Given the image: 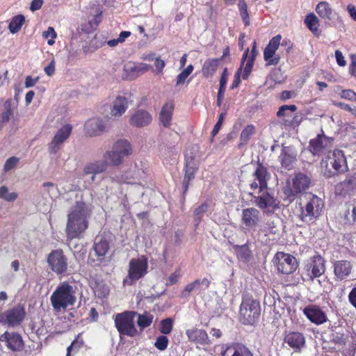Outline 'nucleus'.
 <instances>
[{
    "instance_id": "680f3d73",
    "label": "nucleus",
    "mask_w": 356,
    "mask_h": 356,
    "mask_svg": "<svg viewBox=\"0 0 356 356\" xmlns=\"http://www.w3.org/2000/svg\"><path fill=\"white\" fill-rule=\"evenodd\" d=\"M348 340V336L343 333L337 332L333 335L332 341L335 344L340 346H344L346 344Z\"/></svg>"
},
{
    "instance_id": "338daca9",
    "label": "nucleus",
    "mask_w": 356,
    "mask_h": 356,
    "mask_svg": "<svg viewBox=\"0 0 356 356\" xmlns=\"http://www.w3.org/2000/svg\"><path fill=\"white\" fill-rule=\"evenodd\" d=\"M223 120H224V113H221L218 117V122L214 125L213 130L211 131V134L213 136H215L219 132V131L221 128Z\"/></svg>"
},
{
    "instance_id": "3c124183",
    "label": "nucleus",
    "mask_w": 356,
    "mask_h": 356,
    "mask_svg": "<svg viewBox=\"0 0 356 356\" xmlns=\"http://www.w3.org/2000/svg\"><path fill=\"white\" fill-rule=\"evenodd\" d=\"M194 67L190 64L182 72H181L177 76L176 86L184 83L187 77L192 73Z\"/></svg>"
},
{
    "instance_id": "473e14b6",
    "label": "nucleus",
    "mask_w": 356,
    "mask_h": 356,
    "mask_svg": "<svg viewBox=\"0 0 356 356\" xmlns=\"http://www.w3.org/2000/svg\"><path fill=\"white\" fill-rule=\"evenodd\" d=\"M108 167V163L104 161H96L86 165L83 169V172L86 175H96L104 172Z\"/></svg>"
},
{
    "instance_id": "39448f33",
    "label": "nucleus",
    "mask_w": 356,
    "mask_h": 356,
    "mask_svg": "<svg viewBox=\"0 0 356 356\" xmlns=\"http://www.w3.org/2000/svg\"><path fill=\"white\" fill-rule=\"evenodd\" d=\"M138 312L136 311L126 310L113 316L115 327L120 337L122 336L135 337L139 334L135 325V318Z\"/></svg>"
},
{
    "instance_id": "423d86ee",
    "label": "nucleus",
    "mask_w": 356,
    "mask_h": 356,
    "mask_svg": "<svg viewBox=\"0 0 356 356\" xmlns=\"http://www.w3.org/2000/svg\"><path fill=\"white\" fill-rule=\"evenodd\" d=\"M148 273L147 258L143 255L138 258H133L129 261L127 277L123 280L124 284L132 285L144 277Z\"/></svg>"
},
{
    "instance_id": "f704fd0d",
    "label": "nucleus",
    "mask_w": 356,
    "mask_h": 356,
    "mask_svg": "<svg viewBox=\"0 0 356 356\" xmlns=\"http://www.w3.org/2000/svg\"><path fill=\"white\" fill-rule=\"evenodd\" d=\"M95 295L99 298H105L109 293V287L102 281L95 280L90 285Z\"/></svg>"
},
{
    "instance_id": "f257e3e1",
    "label": "nucleus",
    "mask_w": 356,
    "mask_h": 356,
    "mask_svg": "<svg viewBox=\"0 0 356 356\" xmlns=\"http://www.w3.org/2000/svg\"><path fill=\"white\" fill-rule=\"evenodd\" d=\"M90 211L83 201H76L67 215V222L65 227L67 239L72 241L74 238L83 237L88 227V218Z\"/></svg>"
},
{
    "instance_id": "864d4df0",
    "label": "nucleus",
    "mask_w": 356,
    "mask_h": 356,
    "mask_svg": "<svg viewBox=\"0 0 356 356\" xmlns=\"http://www.w3.org/2000/svg\"><path fill=\"white\" fill-rule=\"evenodd\" d=\"M297 106L294 104L291 105H282L281 106L277 113L276 115L277 118H284L288 116L287 111H289L291 112H295L297 110Z\"/></svg>"
},
{
    "instance_id": "4468645a",
    "label": "nucleus",
    "mask_w": 356,
    "mask_h": 356,
    "mask_svg": "<svg viewBox=\"0 0 356 356\" xmlns=\"http://www.w3.org/2000/svg\"><path fill=\"white\" fill-rule=\"evenodd\" d=\"M281 35H277L271 38L264 50V59L266 61V66L277 65L280 60V56L276 54L278 49Z\"/></svg>"
},
{
    "instance_id": "a211bd4d",
    "label": "nucleus",
    "mask_w": 356,
    "mask_h": 356,
    "mask_svg": "<svg viewBox=\"0 0 356 356\" xmlns=\"http://www.w3.org/2000/svg\"><path fill=\"white\" fill-rule=\"evenodd\" d=\"M0 341L6 343V347L13 351H21L24 347L22 336L15 332L6 331L0 336Z\"/></svg>"
},
{
    "instance_id": "0eeeda50",
    "label": "nucleus",
    "mask_w": 356,
    "mask_h": 356,
    "mask_svg": "<svg viewBox=\"0 0 356 356\" xmlns=\"http://www.w3.org/2000/svg\"><path fill=\"white\" fill-rule=\"evenodd\" d=\"M132 148L127 140H119L113 146V149L106 151L104 154V159L108 165L118 166L120 165L124 156L130 155Z\"/></svg>"
},
{
    "instance_id": "c756f323",
    "label": "nucleus",
    "mask_w": 356,
    "mask_h": 356,
    "mask_svg": "<svg viewBox=\"0 0 356 356\" xmlns=\"http://www.w3.org/2000/svg\"><path fill=\"white\" fill-rule=\"evenodd\" d=\"M221 60L222 58L207 59L204 62L202 67V76L206 79L212 77L215 74L219 65H220Z\"/></svg>"
},
{
    "instance_id": "f03ea898",
    "label": "nucleus",
    "mask_w": 356,
    "mask_h": 356,
    "mask_svg": "<svg viewBox=\"0 0 356 356\" xmlns=\"http://www.w3.org/2000/svg\"><path fill=\"white\" fill-rule=\"evenodd\" d=\"M324 207L323 200L316 195L305 196V200L298 204V218L303 223L310 225L314 224Z\"/></svg>"
},
{
    "instance_id": "c9c22d12",
    "label": "nucleus",
    "mask_w": 356,
    "mask_h": 356,
    "mask_svg": "<svg viewBox=\"0 0 356 356\" xmlns=\"http://www.w3.org/2000/svg\"><path fill=\"white\" fill-rule=\"evenodd\" d=\"M93 249L98 260L102 261L110 249L109 243L106 238H102L98 242L95 243Z\"/></svg>"
},
{
    "instance_id": "79ce46f5",
    "label": "nucleus",
    "mask_w": 356,
    "mask_h": 356,
    "mask_svg": "<svg viewBox=\"0 0 356 356\" xmlns=\"http://www.w3.org/2000/svg\"><path fill=\"white\" fill-rule=\"evenodd\" d=\"M24 23L25 17L24 15H15L11 19L8 24V30L11 33L15 34L21 30Z\"/></svg>"
},
{
    "instance_id": "20e7f679",
    "label": "nucleus",
    "mask_w": 356,
    "mask_h": 356,
    "mask_svg": "<svg viewBox=\"0 0 356 356\" xmlns=\"http://www.w3.org/2000/svg\"><path fill=\"white\" fill-rule=\"evenodd\" d=\"M260 315L259 301L252 297H243L239 307V321L245 325H254L259 321Z\"/></svg>"
},
{
    "instance_id": "49530a36",
    "label": "nucleus",
    "mask_w": 356,
    "mask_h": 356,
    "mask_svg": "<svg viewBox=\"0 0 356 356\" xmlns=\"http://www.w3.org/2000/svg\"><path fill=\"white\" fill-rule=\"evenodd\" d=\"M255 133V127L253 124H248L241 131L240 135L239 147L248 144L252 136Z\"/></svg>"
},
{
    "instance_id": "e433bc0d",
    "label": "nucleus",
    "mask_w": 356,
    "mask_h": 356,
    "mask_svg": "<svg viewBox=\"0 0 356 356\" xmlns=\"http://www.w3.org/2000/svg\"><path fill=\"white\" fill-rule=\"evenodd\" d=\"M227 350L232 353L231 356H253L251 350L242 343H234Z\"/></svg>"
},
{
    "instance_id": "052dcab7",
    "label": "nucleus",
    "mask_w": 356,
    "mask_h": 356,
    "mask_svg": "<svg viewBox=\"0 0 356 356\" xmlns=\"http://www.w3.org/2000/svg\"><path fill=\"white\" fill-rule=\"evenodd\" d=\"M254 61L252 58H247L244 63L245 67L242 73V78L245 80L248 79L253 68Z\"/></svg>"
},
{
    "instance_id": "5fc2aeb1",
    "label": "nucleus",
    "mask_w": 356,
    "mask_h": 356,
    "mask_svg": "<svg viewBox=\"0 0 356 356\" xmlns=\"http://www.w3.org/2000/svg\"><path fill=\"white\" fill-rule=\"evenodd\" d=\"M169 343V340L165 334L158 337L154 342V346L159 350H165Z\"/></svg>"
},
{
    "instance_id": "774afa93",
    "label": "nucleus",
    "mask_w": 356,
    "mask_h": 356,
    "mask_svg": "<svg viewBox=\"0 0 356 356\" xmlns=\"http://www.w3.org/2000/svg\"><path fill=\"white\" fill-rule=\"evenodd\" d=\"M228 79V72L227 68L225 67L223 70V72L221 74L220 79V86L219 88H225L226 89V85Z\"/></svg>"
},
{
    "instance_id": "09e8293b",
    "label": "nucleus",
    "mask_w": 356,
    "mask_h": 356,
    "mask_svg": "<svg viewBox=\"0 0 356 356\" xmlns=\"http://www.w3.org/2000/svg\"><path fill=\"white\" fill-rule=\"evenodd\" d=\"M174 321L171 318L163 319L160 323L159 331L163 334H169L173 328Z\"/></svg>"
},
{
    "instance_id": "bb28decb",
    "label": "nucleus",
    "mask_w": 356,
    "mask_h": 356,
    "mask_svg": "<svg viewBox=\"0 0 356 356\" xmlns=\"http://www.w3.org/2000/svg\"><path fill=\"white\" fill-rule=\"evenodd\" d=\"M175 104L170 101L166 102L162 106L159 113V122L164 127H170L172 122Z\"/></svg>"
},
{
    "instance_id": "ddd939ff",
    "label": "nucleus",
    "mask_w": 356,
    "mask_h": 356,
    "mask_svg": "<svg viewBox=\"0 0 356 356\" xmlns=\"http://www.w3.org/2000/svg\"><path fill=\"white\" fill-rule=\"evenodd\" d=\"M277 261V270L279 273L285 275L293 273L298 267L295 257L284 252H277L275 257Z\"/></svg>"
},
{
    "instance_id": "ea45409f",
    "label": "nucleus",
    "mask_w": 356,
    "mask_h": 356,
    "mask_svg": "<svg viewBox=\"0 0 356 356\" xmlns=\"http://www.w3.org/2000/svg\"><path fill=\"white\" fill-rule=\"evenodd\" d=\"M316 12L323 19H331L332 9L327 1L319 2L316 7Z\"/></svg>"
},
{
    "instance_id": "a878e982",
    "label": "nucleus",
    "mask_w": 356,
    "mask_h": 356,
    "mask_svg": "<svg viewBox=\"0 0 356 356\" xmlns=\"http://www.w3.org/2000/svg\"><path fill=\"white\" fill-rule=\"evenodd\" d=\"M84 127L86 135L91 137L98 136L105 130L103 120L98 118H94L88 120Z\"/></svg>"
},
{
    "instance_id": "6ab92c4d",
    "label": "nucleus",
    "mask_w": 356,
    "mask_h": 356,
    "mask_svg": "<svg viewBox=\"0 0 356 356\" xmlns=\"http://www.w3.org/2000/svg\"><path fill=\"white\" fill-rule=\"evenodd\" d=\"M186 335L190 342L195 343L197 348L205 347L211 344V341L207 332L204 329L193 327L186 330Z\"/></svg>"
},
{
    "instance_id": "e2e57ef3",
    "label": "nucleus",
    "mask_w": 356,
    "mask_h": 356,
    "mask_svg": "<svg viewBox=\"0 0 356 356\" xmlns=\"http://www.w3.org/2000/svg\"><path fill=\"white\" fill-rule=\"evenodd\" d=\"M19 159L15 156H12L8 159L4 164L3 170L5 172H8L13 169L18 163Z\"/></svg>"
},
{
    "instance_id": "de8ad7c7",
    "label": "nucleus",
    "mask_w": 356,
    "mask_h": 356,
    "mask_svg": "<svg viewBox=\"0 0 356 356\" xmlns=\"http://www.w3.org/2000/svg\"><path fill=\"white\" fill-rule=\"evenodd\" d=\"M209 204L207 202H203L199 207H197L193 212L194 220L199 224L202 220L204 215L207 211Z\"/></svg>"
},
{
    "instance_id": "412c9836",
    "label": "nucleus",
    "mask_w": 356,
    "mask_h": 356,
    "mask_svg": "<svg viewBox=\"0 0 356 356\" xmlns=\"http://www.w3.org/2000/svg\"><path fill=\"white\" fill-rule=\"evenodd\" d=\"M261 195L254 196L255 205L261 210L266 209H276L279 208V201L267 191H263Z\"/></svg>"
},
{
    "instance_id": "9d476101",
    "label": "nucleus",
    "mask_w": 356,
    "mask_h": 356,
    "mask_svg": "<svg viewBox=\"0 0 356 356\" xmlns=\"http://www.w3.org/2000/svg\"><path fill=\"white\" fill-rule=\"evenodd\" d=\"M328 160L334 171L326 170L325 175L327 177H332L334 175L344 173L348 170L346 158L343 151L334 149L331 155L328 156Z\"/></svg>"
},
{
    "instance_id": "7ed1b4c3",
    "label": "nucleus",
    "mask_w": 356,
    "mask_h": 356,
    "mask_svg": "<svg viewBox=\"0 0 356 356\" xmlns=\"http://www.w3.org/2000/svg\"><path fill=\"white\" fill-rule=\"evenodd\" d=\"M76 300V292L72 285L65 281L60 282L50 297L51 304L54 311L65 310L73 306Z\"/></svg>"
},
{
    "instance_id": "f3484780",
    "label": "nucleus",
    "mask_w": 356,
    "mask_h": 356,
    "mask_svg": "<svg viewBox=\"0 0 356 356\" xmlns=\"http://www.w3.org/2000/svg\"><path fill=\"white\" fill-rule=\"evenodd\" d=\"M333 138L327 137L323 134H318L316 138L309 140V151L313 155H320L324 150L332 145Z\"/></svg>"
},
{
    "instance_id": "f8f14e48",
    "label": "nucleus",
    "mask_w": 356,
    "mask_h": 356,
    "mask_svg": "<svg viewBox=\"0 0 356 356\" xmlns=\"http://www.w3.org/2000/svg\"><path fill=\"white\" fill-rule=\"evenodd\" d=\"M253 181L250 184L253 191L259 189V192L266 191L268 188V181L270 178V174L266 167L262 163H258L254 172L252 174Z\"/></svg>"
},
{
    "instance_id": "37998d69",
    "label": "nucleus",
    "mask_w": 356,
    "mask_h": 356,
    "mask_svg": "<svg viewBox=\"0 0 356 356\" xmlns=\"http://www.w3.org/2000/svg\"><path fill=\"white\" fill-rule=\"evenodd\" d=\"M233 248L236 251L238 259L247 261L252 256L251 251L247 244L242 245H234Z\"/></svg>"
},
{
    "instance_id": "9b49d317",
    "label": "nucleus",
    "mask_w": 356,
    "mask_h": 356,
    "mask_svg": "<svg viewBox=\"0 0 356 356\" xmlns=\"http://www.w3.org/2000/svg\"><path fill=\"white\" fill-rule=\"evenodd\" d=\"M47 261L50 269L57 275H63L67 270V258L62 249L52 250L48 254Z\"/></svg>"
},
{
    "instance_id": "8fccbe9b",
    "label": "nucleus",
    "mask_w": 356,
    "mask_h": 356,
    "mask_svg": "<svg viewBox=\"0 0 356 356\" xmlns=\"http://www.w3.org/2000/svg\"><path fill=\"white\" fill-rule=\"evenodd\" d=\"M18 197L17 193H9L8 188L6 186H2L0 188V198L7 202H13Z\"/></svg>"
},
{
    "instance_id": "c03bdc74",
    "label": "nucleus",
    "mask_w": 356,
    "mask_h": 356,
    "mask_svg": "<svg viewBox=\"0 0 356 356\" xmlns=\"http://www.w3.org/2000/svg\"><path fill=\"white\" fill-rule=\"evenodd\" d=\"M200 163L193 156H185L184 172L196 174L199 169Z\"/></svg>"
},
{
    "instance_id": "5701e85b",
    "label": "nucleus",
    "mask_w": 356,
    "mask_h": 356,
    "mask_svg": "<svg viewBox=\"0 0 356 356\" xmlns=\"http://www.w3.org/2000/svg\"><path fill=\"white\" fill-rule=\"evenodd\" d=\"M260 220V212L254 207L247 208L242 211L241 221L246 228L255 227Z\"/></svg>"
},
{
    "instance_id": "2eb2a0df",
    "label": "nucleus",
    "mask_w": 356,
    "mask_h": 356,
    "mask_svg": "<svg viewBox=\"0 0 356 356\" xmlns=\"http://www.w3.org/2000/svg\"><path fill=\"white\" fill-rule=\"evenodd\" d=\"M72 131V127L67 124L56 131L52 140L48 144L50 154H55L60 149L63 144L71 135Z\"/></svg>"
},
{
    "instance_id": "4be33fe9",
    "label": "nucleus",
    "mask_w": 356,
    "mask_h": 356,
    "mask_svg": "<svg viewBox=\"0 0 356 356\" xmlns=\"http://www.w3.org/2000/svg\"><path fill=\"white\" fill-rule=\"evenodd\" d=\"M296 157V152L291 147L284 146L281 149L279 161L282 168L286 170H291L293 168V165L297 160Z\"/></svg>"
},
{
    "instance_id": "4c0bfd02",
    "label": "nucleus",
    "mask_w": 356,
    "mask_h": 356,
    "mask_svg": "<svg viewBox=\"0 0 356 356\" xmlns=\"http://www.w3.org/2000/svg\"><path fill=\"white\" fill-rule=\"evenodd\" d=\"M136 317L137 325L140 331H143L145 328L149 327L154 319V316L147 312H145L143 314L138 313Z\"/></svg>"
},
{
    "instance_id": "4d7b16f0",
    "label": "nucleus",
    "mask_w": 356,
    "mask_h": 356,
    "mask_svg": "<svg viewBox=\"0 0 356 356\" xmlns=\"http://www.w3.org/2000/svg\"><path fill=\"white\" fill-rule=\"evenodd\" d=\"M302 120V118L296 113L291 120L283 119L282 124L285 127H298L300 125Z\"/></svg>"
},
{
    "instance_id": "c85d7f7f",
    "label": "nucleus",
    "mask_w": 356,
    "mask_h": 356,
    "mask_svg": "<svg viewBox=\"0 0 356 356\" xmlns=\"http://www.w3.org/2000/svg\"><path fill=\"white\" fill-rule=\"evenodd\" d=\"M284 342L295 350H300L305 344L303 334L298 332H291L284 337Z\"/></svg>"
},
{
    "instance_id": "dca6fc26",
    "label": "nucleus",
    "mask_w": 356,
    "mask_h": 356,
    "mask_svg": "<svg viewBox=\"0 0 356 356\" xmlns=\"http://www.w3.org/2000/svg\"><path fill=\"white\" fill-rule=\"evenodd\" d=\"M151 68L152 66L146 63H136L129 61L124 65L122 77L124 80L131 81L149 71Z\"/></svg>"
},
{
    "instance_id": "a19ab883",
    "label": "nucleus",
    "mask_w": 356,
    "mask_h": 356,
    "mask_svg": "<svg viewBox=\"0 0 356 356\" xmlns=\"http://www.w3.org/2000/svg\"><path fill=\"white\" fill-rule=\"evenodd\" d=\"M305 24L307 27L316 35L318 36L320 31L318 30L319 20L314 13L308 14L305 19Z\"/></svg>"
},
{
    "instance_id": "aec40b11",
    "label": "nucleus",
    "mask_w": 356,
    "mask_h": 356,
    "mask_svg": "<svg viewBox=\"0 0 356 356\" xmlns=\"http://www.w3.org/2000/svg\"><path fill=\"white\" fill-rule=\"evenodd\" d=\"M306 317L313 323L321 325L327 321L325 313L316 305H309L302 311Z\"/></svg>"
},
{
    "instance_id": "69168bd1",
    "label": "nucleus",
    "mask_w": 356,
    "mask_h": 356,
    "mask_svg": "<svg viewBox=\"0 0 356 356\" xmlns=\"http://www.w3.org/2000/svg\"><path fill=\"white\" fill-rule=\"evenodd\" d=\"M242 65L240 66L237 72L234 74V80L230 86V89L234 90L237 88L241 83V74L242 71Z\"/></svg>"
},
{
    "instance_id": "6e6d98bb",
    "label": "nucleus",
    "mask_w": 356,
    "mask_h": 356,
    "mask_svg": "<svg viewBox=\"0 0 356 356\" xmlns=\"http://www.w3.org/2000/svg\"><path fill=\"white\" fill-rule=\"evenodd\" d=\"M200 285V280H195V281L188 284L181 292V297H188L190 293L196 289Z\"/></svg>"
},
{
    "instance_id": "b1692460",
    "label": "nucleus",
    "mask_w": 356,
    "mask_h": 356,
    "mask_svg": "<svg viewBox=\"0 0 356 356\" xmlns=\"http://www.w3.org/2000/svg\"><path fill=\"white\" fill-rule=\"evenodd\" d=\"M334 276L340 280L346 279L351 273L353 264L348 260H337L333 263Z\"/></svg>"
},
{
    "instance_id": "6e6552de",
    "label": "nucleus",
    "mask_w": 356,
    "mask_h": 356,
    "mask_svg": "<svg viewBox=\"0 0 356 356\" xmlns=\"http://www.w3.org/2000/svg\"><path fill=\"white\" fill-rule=\"evenodd\" d=\"M26 313L23 305L17 304L0 313V324L8 327H17L24 322Z\"/></svg>"
},
{
    "instance_id": "393cba45",
    "label": "nucleus",
    "mask_w": 356,
    "mask_h": 356,
    "mask_svg": "<svg viewBox=\"0 0 356 356\" xmlns=\"http://www.w3.org/2000/svg\"><path fill=\"white\" fill-rule=\"evenodd\" d=\"M152 120L151 114L145 110H138L129 119V123L133 127H143L149 125Z\"/></svg>"
},
{
    "instance_id": "1a4fd4ad",
    "label": "nucleus",
    "mask_w": 356,
    "mask_h": 356,
    "mask_svg": "<svg viewBox=\"0 0 356 356\" xmlns=\"http://www.w3.org/2000/svg\"><path fill=\"white\" fill-rule=\"evenodd\" d=\"M325 259L318 253L310 257L305 263L303 275L307 280L313 281L315 278L323 275L325 272Z\"/></svg>"
},
{
    "instance_id": "72a5a7b5",
    "label": "nucleus",
    "mask_w": 356,
    "mask_h": 356,
    "mask_svg": "<svg viewBox=\"0 0 356 356\" xmlns=\"http://www.w3.org/2000/svg\"><path fill=\"white\" fill-rule=\"evenodd\" d=\"M278 232L276 225L273 220H268L264 225L260 227L258 230L259 236H264V241L265 243H268L270 239L269 236L270 234L275 235Z\"/></svg>"
},
{
    "instance_id": "13d9d810",
    "label": "nucleus",
    "mask_w": 356,
    "mask_h": 356,
    "mask_svg": "<svg viewBox=\"0 0 356 356\" xmlns=\"http://www.w3.org/2000/svg\"><path fill=\"white\" fill-rule=\"evenodd\" d=\"M249 54V49L248 48L243 53V55L242 56L241 59V65H244V63L245 62L247 58H252V60H255L256 56H257V43L254 41L252 44V47L250 51V55L248 56Z\"/></svg>"
},
{
    "instance_id": "58836bf2",
    "label": "nucleus",
    "mask_w": 356,
    "mask_h": 356,
    "mask_svg": "<svg viewBox=\"0 0 356 356\" xmlns=\"http://www.w3.org/2000/svg\"><path fill=\"white\" fill-rule=\"evenodd\" d=\"M82 333L78 334L71 344L67 348L66 356H72L77 353L84 346V341L81 337Z\"/></svg>"
},
{
    "instance_id": "2f4dec72",
    "label": "nucleus",
    "mask_w": 356,
    "mask_h": 356,
    "mask_svg": "<svg viewBox=\"0 0 356 356\" xmlns=\"http://www.w3.org/2000/svg\"><path fill=\"white\" fill-rule=\"evenodd\" d=\"M128 108V100L126 97L118 96L113 101L111 109V113L113 116H121L125 113Z\"/></svg>"
},
{
    "instance_id": "a18cd8bd",
    "label": "nucleus",
    "mask_w": 356,
    "mask_h": 356,
    "mask_svg": "<svg viewBox=\"0 0 356 356\" xmlns=\"http://www.w3.org/2000/svg\"><path fill=\"white\" fill-rule=\"evenodd\" d=\"M238 9L245 26L250 25V14L247 3L245 0H239L238 3Z\"/></svg>"
},
{
    "instance_id": "cd10ccee",
    "label": "nucleus",
    "mask_w": 356,
    "mask_h": 356,
    "mask_svg": "<svg viewBox=\"0 0 356 356\" xmlns=\"http://www.w3.org/2000/svg\"><path fill=\"white\" fill-rule=\"evenodd\" d=\"M309 178L303 174H298L293 179L291 193L293 196L305 191L309 186Z\"/></svg>"
},
{
    "instance_id": "0e129e2a",
    "label": "nucleus",
    "mask_w": 356,
    "mask_h": 356,
    "mask_svg": "<svg viewBox=\"0 0 356 356\" xmlns=\"http://www.w3.org/2000/svg\"><path fill=\"white\" fill-rule=\"evenodd\" d=\"M340 96L343 99L350 101H356V92L353 90H343L340 93Z\"/></svg>"
},
{
    "instance_id": "603ef678",
    "label": "nucleus",
    "mask_w": 356,
    "mask_h": 356,
    "mask_svg": "<svg viewBox=\"0 0 356 356\" xmlns=\"http://www.w3.org/2000/svg\"><path fill=\"white\" fill-rule=\"evenodd\" d=\"M42 37L47 39V44L51 46L55 43L57 33L53 27L49 26L47 31H43Z\"/></svg>"
},
{
    "instance_id": "bf43d9fd",
    "label": "nucleus",
    "mask_w": 356,
    "mask_h": 356,
    "mask_svg": "<svg viewBox=\"0 0 356 356\" xmlns=\"http://www.w3.org/2000/svg\"><path fill=\"white\" fill-rule=\"evenodd\" d=\"M195 174L184 172V179H183V182H182L183 195L184 196L186 195V194L188 191L190 183L192 180H193L195 179Z\"/></svg>"
},
{
    "instance_id": "7c9ffc66",
    "label": "nucleus",
    "mask_w": 356,
    "mask_h": 356,
    "mask_svg": "<svg viewBox=\"0 0 356 356\" xmlns=\"http://www.w3.org/2000/svg\"><path fill=\"white\" fill-rule=\"evenodd\" d=\"M337 190L341 194H347L356 190V174L348 175L343 181L337 185Z\"/></svg>"
}]
</instances>
